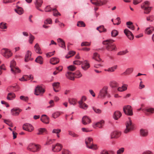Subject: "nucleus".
Wrapping results in <instances>:
<instances>
[{
	"label": "nucleus",
	"instance_id": "e433bc0d",
	"mask_svg": "<svg viewBox=\"0 0 154 154\" xmlns=\"http://www.w3.org/2000/svg\"><path fill=\"white\" fill-rule=\"evenodd\" d=\"M36 52L39 54H41L42 52L40 51L41 49L38 43H36L34 47Z\"/></svg>",
	"mask_w": 154,
	"mask_h": 154
},
{
	"label": "nucleus",
	"instance_id": "473e14b6",
	"mask_svg": "<svg viewBox=\"0 0 154 154\" xmlns=\"http://www.w3.org/2000/svg\"><path fill=\"white\" fill-rule=\"evenodd\" d=\"M57 41L61 45L60 46L61 47L64 48H66L65 42L62 39L60 38H58L57 39Z\"/></svg>",
	"mask_w": 154,
	"mask_h": 154
},
{
	"label": "nucleus",
	"instance_id": "cd10ccee",
	"mask_svg": "<svg viewBox=\"0 0 154 154\" xmlns=\"http://www.w3.org/2000/svg\"><path fill=\"white\" fill-rule=\"evenodd\" d=\"M92 58L99 62L102 61L100 57V55L97 53L94 54Z\"/></svg>",
	"mask_w": 154,
	"mask_h": 154
},
{
	"label": "nucleus",
	"instance_id": "4468645a",
	"mask_svg": "<svg viewBox=\"0 0 154 154\" xmlns=\"http://www.w3.org/2000/svg\"><path fill=\"white\" fill-rule=\"evenodd\" d=\"M23 128L24 130L29 132H31L34 130V128L30 124L28 123L23 125Z\"/></svg>",
	"mask_w": 154,
	"mask_h": 154
},
{
	"label": "nucleus",
	"instance_id": "ddd939ff",
	"mask_svg": "<svg viewBox=\"0 0 154 154\" xmlns=\"http://www.w3.org/2000/svg\"><path fill=\"white\" fill-rule=\"evenodd\" d=\"M124 33L130 40H133L134 36L132 33L128 29H125L124 30Z\"/></svg>",
	"mask_w": 154,
	"mask_h": 154
},
{
	"label": "nucleus",
	"instance_id": "a19ab883",
	"mask_svg": "<svg viewBox=\"0 0 154 154\" xmlns=\"http://www.w3.org/2000/svg\"><path fill=\"white\" fill-rule=\"evenodd\" d=\"M35 61L41 64H42L43 63V58L41 56H38L35 59Z\"/></svg>",
	"mask_w": 154,
	"mask_h": 154
},
{
	"label": "nucleus",
	"instance_id": "49530a36",
	"mask_svg": "<svg viewBox=\"0 0 154 154\" xmlns=\"http://www.w3.org/2000/svg\"><path fill=\"white\" fill-rule=\"evenodd\" d=\"M52 10L53 11V15L54 16H57L58 15H61L58 12V11L56 8L53 9Z\"/></svg>",
	"mask_w": 154,
	"mask_h": 154
},
{
	"label": "nucleus",
	"instance_id": "412c9836",
	"mask_svg": "<svg viewBox=\"0 0 154 154\" xmlns=\"http://www.w3.org/2000/svg\"><path fill=\"white\" fill-rule=\"evenodd\" d=\"M21 110L18 108H13L11 110V113L12 115L17 116L19 115Z\"/></svg>",
	"mask_w": 154,
	"mask_h": 154
},
{
	"label": "nucleus",
	"instance_id": "3c124183",
	"mask_svg": "<svg viewBox=\"0 0 154 154\" xmlns=\"http://www.w3.org/2000/svg\"><path fill=\"white\" fill-rule=\"evenodd\" d=\"M128 52V50H126L125 51H122L118 52L117 54V55H123L125 54Z\"/></svg>",
	"mask_w": 154,
	"mask_h": 154
},
{
	"label": "nucleus",
	"instance_id": "e2e57ef3",
	"mask_svg": "<svg viewBox=\"0 0 154 154\" xmlns=\"http://www.w3.org/2000/svg\"><path fill=\"white\" fill-rule=\"evenodd\" d=\"M91 45L90 42H82L81 44L82 46H89Z\"/></svg>",
	"mask_w": 154,
	"mask_h": 154
},
{
	"label": "nucleus",
	"instance_id": "f3484780",
	"mask_svg": "<svg viewBox=\"0 0 154 154\" xmlns=\"http://www.w3.org/2000/svg\"><path fill=\"white\" fill-rule=\"evenodd\" d=\"M104 121L103 120H101L94 124V127L96 128L97 127L99 128H102L104 125Z\"/></svg>",
	"mask_w": 154,
	"mask_h": 154
},
{
	"label": "nucleus",
	"instance_id": "9b49d317",
	"mask_svg": "<svg viewBox=\"0 0 154 154\" xmlns=\"http://www.w3.org/2000/svg\"><path fill=\"white\" fill-rule=\"evenodd\" d=\"M45 91V90L41 87L38 86L35 89V94L36 95H42Z\"/></svg>",
	"mask_w": 154,
	"mask_h": 154
},
{
	"label": "nucleus",
	"instance_id": "79ce46f5",
	"mask_svg": "<svg viewBox=\"0 0 154 154\" xmlns=\"http://www.w3.org/2000/svg\"><path fill=\"white\" fill-rule=\"evenodd\" d=\"M118 85V83L115 81H111L110 83V85L112 88L117 87Z\"/></svg>",
	"mask_w": 154,
	"mask_h": 154
},
{
	"label": "nucleus",
	"instance_id": "052dcab7",
	"mask_svg": "<svg viewBox=\"0 0 154 154\" xmlns=\"http://www.w3.org/2000/svg\"><path fill=\"white\" fill-rule=\"evenodd\" d=\"M52 20L51 18H48L44 22L45 24H51L52 23Z\"/></svg>",
	"mask_w": 154,
	"mask_h": 154
},
{
	"label": "nucleus",
	"instance_id": "4c0bfd02",
	"mask_svg": "<svg viewBox=\"0 0 154 154\" xmlns=\"http://www.w3.org/2000/svg\"><path fill=\"white\" fill-rule=\"evenodd\" d=\"M97 29L100 32H106V29H105L103 25L100 26L97 28Z\"/></svg>",
	"mask_w": 154,
	"mask_h": 154
},
{
	"label": "nucleus",
	"instance_id": "bb28decb",
	"mask_svg": "<svg viewBox=\"0 0 154 154\" xmlns=\"http://www.w3.org/2000/svg\"><path fill=\"white\" fill-rule=\"evenodd\" d=\"M128 85L126 84H123L121 87H119L118 88V90L120 92H123L127 90Z\"/></svg>",
	"mask_w": 154,
	"mask_h": 154
},
{
	"label": "nucleus",
	"instance_id": "dca6fc26",
	"mask_svg": "<svg viewBox=\"0 0 154 154\" xmlns=\"http://www.w3.org/2000/svg\"><path fill=\"white\" fill-rule=\"evenodd\" d=\"M121 134L120 132L117 131H115L112 132L110 134L111 139H117L120 137Z\"/></svg>",
	"mask_w": 154,
	"mask_h": 154
},
{
	"label": "nucleus",
	"instance_id": "c85d7f7f",
	"mask_svg": "<svg viewBox=\"0 0 154 154\" xmlns=\"http://www.w3.org/2000/svg\"><path fill=\"white\" fill-rule=\"evenodd\" d=\"M122 116V113L119 111H115L114 113L113 118L116 120H118Z\"/></svg>",
	"mask_w": 154,
	"mask_h": 154
},
{
	"label": "nucleus",
	"instance_id": "c756f323",
	"mask_svg": "<svg viewBox=\"0 0 154 154\" xmlns=\"http://www.w3.org/2000/svg\"><path fill=\"white\" fill-rule=\"evenodd\" d=\"M133 71V68H130L127 69L126 71L122 74V75H128L131 73Z\"/></svg>",
	"mask_w": 154,
	"mask_h": 154
},
{
	"label": "nucleus",
	"instance_id": "f03ea898",
	"mask_svg": "<svg viewBox=\"0 0 154 154\" xmlns=\"http://www.w3.org/2000/svg\"><path fill=\"white\" fill-rule=\"evenodd\" d=\"M85 142L86 146L90 149L96 150L97 149L96 145L93 144V140L91 137H88L86 138Z\"/></svg>",
	"mask_w": 154,
	"mask_h": 154
},
{
	"label": "nucleus",
	"instance_id": "37998d69",
	"mask_svg": "<svg viewBox=\"0 0 154 154\" xmlns=\"http://www.w3.org/2000/svg\"><path fill=\"white\" fill-rule=\"evenodd\" d=\"M69 101L71 104L74 105L76 104L77 100L75 99L71 98L69 99Z\"/></svg>",
	"mask_w": 154,
	"mask_h": 154
},
{
	"label": "nucleus",
	"instance_id": "a878e982",
	"mask_svg": "<svg viewBox=\"0 0 154 154\" xmlns=\"http://www.w3.org/2000/svg\"><path fill=\"white\" fill-rule=\"evenodd\" d=\"M148 131L146 129H141L140 131V136L143 137H146L148 135Z\"/></svg>",
	"mask_w": 154,
	"mask_h": 154
},
{
	"label": "nucleus",
	"instance_id": "20e7f679",
	"mask_svg": "<svg viewBox=\"0 0 154 154\" xmlns=\"http://www.w3.org/2000/svg\"><path fill=\"white\" fill-rule=\"evenodd\" d=\"M149 5L150 3L148 1H145L141 5V8L144 10V14H148L150 12L152 7L149 6Z\"/></svg>",
	"mask_w": 154,
	"mask_h": 154
},
{
	"label": "nucleus",
	"instance_id": "2eb2a0df",
	"mask_svg": "<svg viewBox=\"0 0 154 154\" xmlns=\"http://www.w3.org/2000/svg\"><path fill=\"white\" fill-rule=\"evenodd\" d=\"M91 119L88 116H84L82 119V123L85 125H88L91 122Z\"/></svg>",
	"mask_w": 154,
	"mask_h": 154
},
{
	"label": "nucleus",
	"instance_id": "774afa93",
	"mask_svg": "<svg viewBox=\"0 0 154 154\" xmlns=\"http://www.w3.org/2000/svg\"><path fill=\"white\" fill-rule=\"evenodd\" d=\"M62 154H69V152L67 150L63 149L62 151Z\"/></svg>",
	"mask_w": 154,
	"mask_h": 154
},
{
	"label": "nucleus",
	"instance_id": "bf43d9fd",
	"mask_svg": "<svg viewBox=\"0 0 154 154\" xmlns=\"http://www.w3.org/2000/svg\"><path fill=\"white\" fill-rule=\"evenodd\" d=\"M68 68L69 71H73L75 70L76 67L73 65H71L69 66Z\"/></svg>",
	"mask_w": 154,
	"mask_h": 154
},
{
	"label": "nucleus",
	"instance_id": "603ef678",
	"mask_svg": "<svg viewBox=\"0 0 154 154\" xmlns=\"http://www.w3.org/2000/svg\"><path fill=\"white\" fill-rule=\"evenodd\" d=\"M60 115V112H57L53 113L52 115V116L55 119L59 116Z\"/></svg>",
	"mask_w": 154,
	"mask_h": 154
},
{
	"label": "nucleus",
	"instance_id": "4be33fe9",
	"mask_svg": "<svg viewBox=\"0 0 154 154\" xmlns=\"http://www.w3.org/2000/svg\"><path fill=\"white\" fill-rule=\"evenodd\" d=\"M37 135L47 134L48 133L47 130L45 128H40L38 130Z\"/></svg>",
	"mask_w": 154,
	"mask_h": 154
},
{
	"label": "nucleus",
	"instance_id": "5701e85b",
	"mask_svg": "<svg viewBox=\"0 0 154 154\" xmlns=\"http://www.w3.org/2000/svg\"><path fill=\"white\" fill-rule=\"evenodd\" d=\"M49 118L46 115H43L41 117V120L43 123L46 124L49 123Z\"/></svg>",
	"mask_w": 154,
	"mask_h": 154
},
{
	"label": "nucleus",
	"instance_id": "13d9d810",
	"mask_svg": "<svg viewBox=\"0 0 154 154\" xmlns=\"http://www.w3.org/2000/svg\"><path fill=\"white\" fill-rule=\"evenodd\" d=\"M6 69L4 64H3L0 66V75L2 72V70H5Z\"/></svg>",
	"mask_w": 154,
	"mask_h": 154
},
{
	"label": "nucleus",
	"instance_id": "f8f14e48",
	"mask_svg": "<svg viewBox=\"0 0 154 154\" xmlns=\"http://www.w3.org/2000/svg\"><path fill=\"white\" fill-rule=\"evenodd\" d=\"M62 147V145L59 143H57L56 145H52V150L54 152H58L60 151Z\"/></svg>",
	"mask_w": 154,
	"mask_h": 154
},
{
	"label": "nucleus",
	"instance_id": "39448f33",
	"mask_svg": "<svg viewBox=\"0 0 154 154\" xmlns=\"http://www.w3.org/2000/svg\"><path fill=\"white\" fill-rule=\"evenodd\" d=\"M108 87L107 86H104L99 91L98 95V98L104 99L108 94Z\"/></svg>",
	"mask_w": 154,
	"mask_h": 154
},
{
	"label": "nucleus",
	"instance_id": "ea45409f",
	"mask_svg": "<svg viewBox=\"0 0 154 154\" xmlns=\"http://www.w3.org/2000/svg\"><path fill=\"white\" fill-rule=\"evenodd\" d=\"M117 65H115L111 68H109L105 70L109 72H113L117 69Z\"/></svg>",
	"mask_w": 154,
	"mask_h": 154
},
{
	"label": "nucleus",
	"instance_id": "7c9ffc66",
	"mask_svg": "<svg viewBox=\"0 0 154 154\" xmlns=\"http://www.w3.org/2000/svg\"><path fill=\"white\" fill-rule=\"evenodd\" d=\"M59 62V59L56 57L52 58L50 60V63L53 65H55L58 63Z\"/></svg>",
	"mask_w": 154,
	"mask_h": 154
},
{
	"label": "nucleus",
	"instance_id": "58836bf2",
	"mask_svg": "<svg viewBox=\"0 0 154 154\" xmlns=\"http://www.w3.org/2000/svg\"><path fill=\"white\" fill-rule=\"evenodd\" d=\"M61 131V130L59 129H54L52 131L53 133L56 134L57 137H60L59 133Z\"/></svg>",
	"mask_w": 154,
	"mask_h": 154
},
{
	"label": "nucleus",
	"instance_id": "b1692460",
	"mask_svg": "<svg viewBox=\"0 0 154 154\" xmlns=\"http://www.w3.org/2000/svg\"><path fill=\"white\" fill-rule=\"evenodd\" d=\"M60 83L59 82H54L52 84V86L54 91L57 92H58L59 90L58 89L60 87Z\"/></svg>",
	"mask_w": 154,
	"mask_h": 154
},
{
	"label": "nucleus",
	"instance_id": "de8ad7c7",
	"mask_svg": "<svg viewBox=\"0 0 154 154\" xmlns=\"http://www.w3.org/2000/svg\"><path fill=\"white\" fill-rule=\"evenodd\" d=\"M125 149L123 147H121L118 149L116 152L117 154H123L125 151Z\"/></svg>",
	"mask_w": 154,
	"mask_h": 154
},
{
	"label": "nucleus",
	"instance_id": "0e129e2a",
	"mask_svg": "<svg viewBox=\"0 0 154 154\" xmlns=\"http://www.w3.org/2000/svg\"><path fill=\"white\" fill-rule=\"evenodd\" d=\"M4 122L5 123L7 124L8 125L10 126L11 127H13L12 124V123L10 121L8 120L4 119Z\"/></svg>",
	"mask_w": 154,
	"mask_h": 154
},
{
	"label": "nucleus",
	"instance_id": "393cba45",
	"mask_svg": "<svg viewBox=\"0 0 154 154\" xmlns=\"http://www.w3.org/2000/svg\"><path fill=\"white\" fill-rule=\"evenodd\" d=\"M31 52L29 51H28L26 54L25 58V61L26 62H27L29 61L30 60V59L31 57Z\"/></svg>",
	"mask_w": 154,
	"mask_h": 154
},
{
	"label": "nucleus",
	"instance_id": "0eeeda50",
	"mask_svg": "<svg viewBox=\"0 0 154 154\" xmlns=\"http://www.w3.org/2000/svg\"><path fill=\"white\" fill-rule=\"evenodd\" d=\"M123 110L125 113L129 116H131L133 115L132 109L130 105L125 106L123 107Z\"/></svg>",
	"mask_w": 154,
	"mask_h": 154
},
{
	"label": "nucleus",
	"instance_id": "5fc2aeb1",
	"mask_svg": "<svg viewBox=\"0 0 154 154\" xmlns=\"http://www.w3.org/2000/svg\"><path fill=\"white\" fill-rule=\"evenodd\" d=\"M92 109L94 111L97 113H101L102 112V111L101 110L97 108L96 107H92Z\"/></svg>",
	"mask_w": 154,
	"mask_h": 154
},
{
	"label": "nucleus",
	"instance_id": "423d86ee",
	"mask_svg": "<svg viewBox=\"0 0 154 154\" xmlns=\"http://www.w3.org/2000/svg\"><path fill=\"white\" fill-rule=\"evenodd\" d=\"M126 128L124 131V133L127 134L133 129L134 127L131 120L129 119L126 124Z\"/></svg>",
	"mask_w": 154,
	"mask_h": 154
},
{
	"label": "nucleus",
	"instance_id": "9d476101",
	"mask_svg": "<svg viewBox=\"0 0 154 154\" xmlns=\"http://www.w3.org/2000/svg\"><path fill=\"white\" fill-rule=\"evenodd\" d=\"M90 1L93 4L96 6H101L105 5L108 2L107 0H104L103 1L101 0H91Z\"/></svg>",
	"mask_w": 154,
	"mask_h": 154
},
{
	"label": "nucleus",
	"instance_id": "4d7b16f0",
	"mask_svg": "<svg viewBox=\"0 0 154 154\" xmlns=\"http://www.w3.org/2000/svg\"><path fill=\"white\" fill-rule=\"evenodd\" d=\"M77 26L79 27H85V25L83 22L79 21L78 22Z\"/></svg>",
	"mask_w": 154,
	"mask_h": 154
},
{
	"label": "nucleus",
	"instance_id": "f257e3e1",
	"mask_svg": "<svg viewBox=\"0 0 154 154\" xmlns=\"http://www.w3.org/2000/svg\"><path fill=\"white\" fill-rule=\"evenodd\" d=\"M115 41L112 39H109L104 41L103 44L105 45L106 49L109 51H116L117 48L116 45L113 43Z\"/></svg>",
	"mask_w": 154,
	"mask_h": 154
},
{
	"label": "nucleus",
	"instance_id": "338daca9",
	"mask_svg": "<svg viewBox=\"0 0 154 154\" xmlns=\"http://www.w3.org/2000/svg\"><path fill=\"white\" fill-rule=\"evenodd\" d=\"M145 86L143 84V83L142 81H141L139 84V88L140 89L144 88Z\"/></svg>",
	"mask_w": 154,
	"mask_h": 154
},
{
	"label": "nucleus",
	"instance_id": "864d4df0",
	"mask_svg": "<svg viewBox=\"0 0 154 154\" xmlns=\"http://www.w3.org/2000/svg\"><path fill=\"white\" fill-rule=\"evenodd\" d=\"M146 110L150 114H153L154 112V108H149L146 109Z\"/></svg>",
	"mask_w": 154,
	"mask_h": 154
},
{
	"label": "nucleus",
	"instance_id": "1a4fd4ad",
	"mask_svg": "<svg viewBox=\"0 0 154 154\" xmlns=\"http://www.w3.org/2000/svg\"><path fill=\"white\" fill-rule=\"evenodd\" d=\"M16 66V63L15 61L14 60L11 61L10 63V66L11 71L14 73L20 72V70Z\"/></svg>",
	"mask_w": 154,
	"mask_h": 154
},
{
	"label": "nucleus",
	"instance_id": "a211bd4d",
	"mask_svg": "<svg viewBox=\"0 0 154 154\" xmlns=\"http://www.w3.org/2000/svg\"><path fill=\"white\" fill-rule=\"evenodd\" d=\"M90 67L89 63L87 60H85L82 62V68L84 70H86Z\"/></svg>",
	"mask_w": 154,
	"mask_h": 154
},
{
	"label": "nucleus",
	"instance_id": "680f3d73",
	"mask_svg": "<svg viewBox=\"0 0 154 154\" xmlns=\"http://www.w3.org/2000/svg\"><path fill=\"white\" fill-rule=\"evenodd\" d=\"M20 100H23L25 101H27L29 98L27 97H25L23 96H21L20 97Z\"/></svg>",
	"mask_w": 154,
	"mask_h": 154
},
{
	"label": "nucleus",
	"instance_id": "72a5a7b5",
	"mask_svg": "<svg viewBox=\"0 0 154 154\" xmlns=\"http://www.w3.org/2000/svg\"><path fill=\"white\" fill-rule=\"evenodd\" d=\"M15 97V95L14 93H10L8 94L7 99L8 100H11L14 99Z\"/></svg>",
	"mask_w": 154,
	"mask_h": 154
},
{
	"label": "nucleus",
	"instance_id": "6e6552de",
	"mask_svg": "<svg viewBox=\"0 0 154 154\" xmlns=\"http://www.w3.org/2000/svg\"><path fill=\"white\" fill-rule=\"evenodd\" d=\"M2 54L7 58H9L12 55V53L11 51L7 48H3L1 50Z\"/></svg>",
	"mask_w": 154,
	"mask_h": 154
},
{
	"label": "nucleus",
	"instance_id": "7ed1b4c3",
	"mask_svg": "<svg viewBox=\"0 0 154 154\" xmlns=\"http://www.w3.org/2000/svg\"><path fill=\"white\" fill-rule=\"evenodd\" d=\"M27 149L30 151L35 152L40 150V146L38 144L34 143H30L28 145Z\"/></svg>",
	"mask_w": 154,
	"mask_h": 154
},
{
	"label": "nucleus",
	"instance_id": "69168bd1",
	"mask_svg": "<svg viewBox=\"0 0 154 154\" xmlns=\"http://www.w3.org/2000/svg\"><path fill=\"white\" fill-rule=\"evenodd\" d=\"M82 62L79 60H76L73 61V63L74 64L78 65L82 64Z\"/></svg>",
	"mask_w": 154,
	"mask_h": 154
},
{
	"label": "nucleus",
	"instance_id": "f704fd0d",
	"mask_svg": "<svg viewBox=\"0 0 154 154\" xmlns=\"http://www.w3.org/2000/svg\"><path fill=\"white\" fill-rule=\"evenodd\" d=\"M15 11L19 15H21L23 13V9L21 7L17 6L16 9H15Z\"/></svg>",
	"mask_w": 154,
	"mask_h": 154
},
{
	"label": "nucleus",
	"instance_id": "6e6d98bb",
	"mask_svg": "<svg viewBox=\"0 0 154 154\" xmlns=\"http://www.w3.org/2000/svg\"><path fill=\"white\" fill-rule=\"evenodd\" d=\"M75 77L79 78L82 77V75L79 71H77L75 73Z\"/></svg>",
	"mask_w": 154,
	"mask_h": 154
},
{
	"label": "nucleus",
	"instance_id": "c03bdc74",
	"mask_svg": "<svg viewBox=\"0 0 154 154\" xmlns=\"http://www.w3.org/2000/svg\"><path fill=\"white\" fill-rule=\"evenodd\" d=\"M69 134L70 136L74 137H79V135L74 133V132L69 131H68Z\"/></svg>",
	"mask_w": 154,
	"mask_h": 154
},
{
	"label": "nucleus",
	"instance_id": "a18cd8bd",
	"mask_svg": "<svg viewBox=\"0 0 154 154\" xmlns=\"http://www.w3.org/2000/svg\"><path fill=\"white\" fill-rule=\"evenodd\" d=\"M7 23L4 22H2L0 23V28L2 29H5L7 28Z\"/></svg>",
	"mask_w": 154,
	"mask_h": 154
},
{
	"label": "nucleus",
	"instance_id": "8fccbe9b",
	"mask_svg": "<svg viewBox=\"0 0 154 154\" xmlns=\"http://www.w3.org/2000/svg\"><path fill=\"white\" fill-rule=\"evenodd\" d=\"M118 34V32L116 30L114 29L111 32V35L112 37H116Z\"/></svg>",
	"mask_w": 154,
	"mask_h": 154
},
{
	"label": "nucleus",
	"instance_id": "c9c22d12",
	"mask_svg": "<svg viewBox=\"0 0 154 154\" xmlns=\"http://www.w3.org/2000/svg\"><path fill=\"white\" fill-rule=\"evenodd\" d=\"M154 30V28L152 26L147 27L145 30V33L149 35L152 33V31Z\"/></svg>",
	"mask_w": 154,
	"mask_h": 154
},
{
	"label": "nucleus",
	"instance_id": "09e8293b",
	"mask_svg": "<svg viewBox=\"0 0 154 154\" xmlns=\"http://www.w3.org/2000/svg\"><path fill=\"white\" fill-rule=\"evenodd\" d=\"M75 52L74 51H70L69 53L66 56V58H69L74 55L75 54Z\"/></svg>",
	"mask_w": 154,
	"mask_h": 154
},
{
	"label": "nucleus",
	"instance_id": "6ab92c4d",
	"mask_svg": "<svg viewBox=\"0 0 154 154\" xmlns=\"http://www.w3.org/2000/svg\"><path fill=\"white\" fill-rule=\"evenodd\" d=\"M43 3L42 0H35V8L39 11H43L39 8Z\"/></svg>",
	"mask_w": 154,
	"mask_h": 154
},
{
	"label": "nucleus",
	"instance_id": "aec40b11",
	"mask_svg": "<svg viewBox=\"0 0 154 154\" xmlns=\"http://www.w3.org/2000/svg\"><path fill=\"white\" fill-rule=\"evenodd\" d=\"M66 77L69 79L73 80H74L75 77V73L68 72L66 74Z\"/></svg>",
	"mask_w": 154,
	"mask_h": 154
},
{
	"label": "nucleus",
	"instance_id": "2f4dec72",
	"mask_svg": "<svg viewBox=\"0 0 154 154\" xmlns=\"http://www.w3.org/2000/svg\"><path fill=\"white\" fill-rule=\"evenodd\" d=\"M78 103L79 105V107L84 109H87L88 107V106L84 102H79Z\"/></svg>",
	"mask_w": 154,
	"mask_h": 154
}]
</instances>
